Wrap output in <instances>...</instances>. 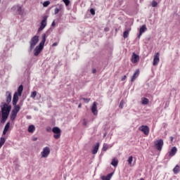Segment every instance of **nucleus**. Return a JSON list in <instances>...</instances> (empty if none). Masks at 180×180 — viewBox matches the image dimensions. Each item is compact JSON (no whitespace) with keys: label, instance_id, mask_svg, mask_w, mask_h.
<instances>
[{"label":"nucleus","instance_id":"b1692460","mask_svg":"<svg viewBox=\"0 0 180 180\" xmlns=\"http://www.w3.org/2000/svg\"><path fill=\"white\" fill-rule=\"evenodd\" d=\"M12 101V94L11 93H8V95L6 97V102L7 103H11Z\"/></svg>","mask_w":180,"mask_h":180},{"label":"nucleus","instance_id":"37998d69","mask_svg":"<svg viewBox=\"0 0 180 180\" xmlns=\"http://www.w3.org/2000/svg\"><path fill=\"white\" fill-rule=\"evenodd\" d=\"M6 133H8V131H6V129H4L3 135L5 136V134H6Z\"/></svg>","mask_w":180,"mask_h":180},{"label":"nucleus","instance_id":"5701e85b","mask_svg":"<svg viewBox=\"0 0 180 180\" xmlns=\"http://www.w3.org/2000/svg\"><path fill=\"white\" fill-rule=\"evenodd\" d=\"M174 174H179L180 172V167L179 165H176L175 167L173 169Z\"/></svg>","mask_w":180,"mask_h":180},{"label":"nucleus","instance_id":"c85d7f7f","mask_svg":"<svg viewBox=\"0 0 180 180\" xmlns=\"http://www.w3.org/2000/svg\"><path fill=\"white\" fill-rule=\"evenodd\" d=\"M9 127H11V122H7L4 127V130L8 131V130H9Z\"/></svg>","mask_w":180,"mask_h":180},{"label":"nucleus","instance_id":"8fccbe9b","mask_svg":"<svg viewBox=\"0 0 180 180\" xmlns=\"http://www.w3.org/2000/svg\"><path fill=\"white\" fill-rule=\"evenodd\" d=\"M81 106H82V105L81 103H79L78 105V108H81Z\"/></svg>","mask_w":180,"mask_h":180},{"label":"nucleus","instance_id":"1a4fd4ad","mask_svg":"<svg viewBox=\"0 0 180 180\" xmlns=\"http://www.w3.org/2000/svg\"><path fill=\"white\" fill-rule=\"evenodd\" d=\"M47 26V16H44L41 22V25L38 30L39 32H41Z\"/></svg>","mask_w":180,"mask_h":180},{"label":"nucleus","instance_id":"20e7f679","mask_svg":"<svg viewBox=\"0 0 180 180\" xmlns=\"http://www.w3.org/2000/svg\"><path fill=\"white\" fill-rule=\"evenodd\" d=\"M52 131L54 133L53 137L56 140H58L61 137V129L58 127H54L52 129Z\"/></svg>","mask_w":180,"mask_h":180},{"label":"nucleus","instance_id":"72a5a7b5","mask_svg":"<svg viewBox=\"0 0 180 180\" xmlns=\"http://www.w3.org/2000/svg\"><path fill=\"white\" fill-rule=\"evenodd\" d=\"M63 2H64L65 6H68V5L70 4V0H63Z\"/></svg>","mask_w":180,"mask_h":180},{"label":"nucleus","instance_id":"dca6fc26","mask_svg":"<svg viewBox=\"0 0 180 180\" xmlns=\"http://www.w3.org/2000/svg\"><path fill=\"white\" fill-rule=\"evenodd\" d=\"M13 106H14V108L11 112L17 113V114L19 113V112L20 110V105L15 104V105H13Z\"/></svg>","mask_w":180,"mask_h":180},{"label":"nucleus","instance_id":"49530a36","mask_svg":"<svg viewBox=\"0 0 180 180\" xmlns=\"http://www.w3.org/2000/svg\"><path fill=\"white\" fill-rule=\"evenodd\" d=\"M170 141L172 143L174 141V137L173 136H170Z\"/></svg>","mask_w":180,"mask_h":180},{"label":"nucleus","instance_id":"f704fd0d","mask_svg":"<svg viewBox=\"0 0 180 180\" xmlns=\"http://www.w3.org/2000/svg\"><path fill=\"white\" fill-rule=\"evenodd\" d=\"M60 11H61V8H55V11H54L55 15H57L58 12H60Z\"/></svg>","mask_w":180,"mask_h":180},{"label":"nucleus","instance_id":"a211bd4d","mask_svg":"<svg viewBox=\"0 0 180 180\" xmlns=\"http://www.w3.org/2000/svg\"><path fill=\"white\" fill-rule=\"evenodd\" d=\"M112 175H113V173H110V174H108L107 176H103L101 177V179L102 180H110V179L112 178Z\"/></svg>","mask_w":180,"mask_h":180},{"label":"nucleus","instance_id":"7c9ffc66","mask_svg":"<svg viewBox=\"0 0 180 180\" xmlns=\"http://www.w3.org/2000/svg\"><path fill=\"white\" fill-rule=\"evenodd\" d=\"M49 5H50V1H44L43 3V6L44 8H47V6H49Z\"/></svg>","mask_w":180,"mask_h":180},{"label":"nucleus","instance_id":"7ed1b4c3","mask_svg":"<svg viewBox=\"0 0 180 180\" xmlns=\"http://www.w3.org/2000/svg\"><path fill=\"white\" fill-rule=\"evenodd\" d=\"M39 43V36L35 35L34 36L31 40L30 41V50L32 51L36 45Z\"/></svg>","mask_w":180,"mask_h":180},{"label":"nucleus","instance_id":"c756f323","mask_svg":"<svg viewBox=\"0 0 180 180\" xmlns=\"http://www.w3.org/2000/svg\"><path fill=\"white\" fill-rule=\"evenodd\" d=\"M108 148H109V146H108V144L104 143L102 148L103 151H106Z\"/></svg>","mask_w":180,"mask_h":180},{"label":"nucleus","instance_id":"2f4dec72","mask_svg":"<svg viewBox=\"0 0 180 180\" xmlns=\"http://www.w3.org/2000/svg\"><path fill=\"white\" fill-rule=\"evenodd\" d=\"M158 6V3H157V1H152L153 8H157Z\"/></svg>","mask_w":180,"mask_h":180},{"label":"nucleus","instance_id":"2eb2a0df","mask_svg":"<svg viewBox=\"0 0 180 180\" xmlns=\"http://www.w3.org/2000/svg\"><path fill=\"white\" fill-rule=\"evenodd\" d=\"M178 151V149L176 147L174 146L171 150L169 152V157H174L175 154H176V152Z\"/></svg>","mask_w":180,"mask_h":180},{"label":"nucleus","instance_id":"a18cd8bd","mask_svg":"<svg viewBox=\"0 0 180 180\" xmlns=\"http://www.w3.org/2000/svg\"><path fill=\"white\" fill-rule=\"evenodd\" d=\"M92 72H93V74H96V69H93Z\"/></svg>","mask_w":180,"mask_h":180},{"label":"nucleus","instance_id":"423d86ee","mask_svg":"<svg viewBox=\"0 0 180 180\" xmlns=\"http://www.w3.org/2000/svg\"><path fill=\"white\" fill-rule=\"evenodd\" d=\"M11 109V105H8V104L4 103L3 108H1V113H6L7 115H9Z\"/></svg>","mask_w":180,"mask_h":180},{"label":"nucleus","instance_id":"c03bdc74","mask_svg":"<svg viewBox=\"0 0 180 180\" xmlns=\"http://www.w3.org/2000/svg\"><path fill=\"white\" fill-rule=\"evenodd\" d=\"M33 141H37V137H34L32 138Z\"/></svg>","mask_w":180,"mask_h":180},{"label":"nucleus","instance_id":"412c9836","mask_svg":"<svg viewBox=\"0 0 180 180\" xmlns=\"http://www.w3.org/2000/svg\"><path fill=\"white\" fill-rule=\"evenodd\" d=\"M130 30H131V29L129 28L124 32L123 33L124 39H127L129 37V34L130 33Z\"/></svg>","mask_w":180,"mask_h":180},{"label":"nucleus","instance_id":"ddd939ff","mask_svg":"<svg viewBox=\"0 0 180 180\" xmlns=\"http://www.w3.org/2000/svg\"><path fill=\"white\" fill-rule=\"evenodd\" d=\"M146 30H147V27L146 26V25H142L139 29V34L138 35V39H140L143 33H144Z\"/></svg>","mask_w":180,"mask_h":180},{"label":"nucleus","instance_id":"473e14b6","mask_svg":"<svg viewBox=\"0 0 180 180\" xmlns=\"http://www.w3.org/2000/svg\"><path fill=\"white\" fill-rule=\"evenodd\" d=\"M131 162H133V156H130L128 159V164H129V165H131Z\"/></svg>","mask_w":180,"mask_h":180},{"label":"nucleus","instance_id":"58836bf2","mask_svg":"<svg viewBox=\"0 0 180 180\" xmlns=\"http://www.w3.org/2000/svg\"><path fill=\"white\" fill-rule=\"evenodd\" d=\"M18 12H19L20 13V12H22V6L18 7Z\"/></svg>","mask_w":180,"mask_h":180},{"label":"nucleus","instance_id":"39448f33","mask_svg":"<svg viewBox=\"0 0 180 180\" xmlns=\"http://www.w3.org/2000/svg\"><path fill=\"white\" fill-rule=\"evenodd\" d=\"M139 131L143 132L145 136H148V134H150V127L147 125H141L139 127Z\"/></svg>","mask_w":180,"mask_h":180},{"label":"nucleus","instance_id":"4c0bfd02","mask_svg":"<svg viewBox=\"0 0 180 180\" xmlns=\"http://www.w3.org/2000/svg\"><path fill=\"white\" fill-rule=\"evenodd\" d=\"M124 103V102L123 101H121L120 103V108L121 109H123V104Z\"/></svg>","mask_w":180,"mask_h":180},{"label":"nucleus","instance_id":"9d476101","mask_svg":"<svg viewBox=\"0 0 180 180\" xmlns=\"http://www.w3.org/2000/svg\"><path fill=\"white\" fill-rule=\"evenodd\" d=\"M139 60H140V56H139V55L136 54V53H133L131 58V63L133 64H136V63H139Z\"/></svg>","mask_w":180,"mask_h":180},{"label":"nucleus","instance_id":"6ab92c4d","mask_svg":"<svg viewBox=\"0 0 180 180\" xmlns=\"http://www.w3.org/2000/svg\"><path fill=\"white\" fill-rule=\"evenodd\" d=\"M35 130H36V127H34V125L32 124L28 127L29 133H34Z\"/></svg>","mask_w":180,"mask_h":180},{"label":"nucleus","instance_id":"aec40b11","mask_svg":"<svg viewBox=\"0 0 180 180\" xmlns=\"http://www.w3.org/2000/svg\"><path fill=\"white\" fill-rule=\"evenodd\" d=\"M118 164H119V160H116V158H113L112 160L111 165H112V167H115L116 168Z\"/></svg>","mask_w":180,"mask_h":180},{"label":"nucleus","instance_id":"4be33fe9","mask_svg":"<svg viewBox=\"0 0 180 180\" xmlns=\"http://www.w3.org/2000/svg\"><path fill=\"white\" fill-rule=\"evenodd\" d=\"M16 116H18V114L16 112H13V111H11V114L10 115L11 120L13 122V120L16 119Z\"/></svg>","mask_w":180,"mask_h":180},{"label":"nucleus","instance_id":"cd10ccee","mask_svg":"<svg viewBox=\"0 0 180 180\" xmlns=\"http://www.w3.org/2000/svg\"><path fill=\"white\" fill-rule=\"evenodd\" d=\"M143 105H147L148 103V98H143L142 100Z\"/></svg>","mask_w":180,"mask_h":180},{"label":"nucleus","instance_id":"6e6552de","mask_svg":"<svg viewBox=\"0 0 180 180\" xmlns=\"http://www.w3.org/2000/svg\"><path fill=\"white\" fill-rule=\"evenodd\" d=\"M41 155L42 158H47L50 155V148L49 146L44 148Z\"/></svg>","mask_w":180,"mask_h":180},{"label":"nucleus","instance_id":"9b49d317","mask_svg":"<svg viewBox=\"0 0 180 180\" xmlns=\"http://www.w3.org/2000/svg\"><path fill=\"white\" fill-rule=\"evenodd\" d=\"M158 63H160V52L155 53L153 65H158Z\"/></svg>","mask_w":180,"mask_h":180},{"label":"nucleus","instance_id":"ea45409f","mask_svg":"<svg viewBox=\"0 0 180 180\" xmlns=\"http://www.w3.org/2000/svg\"><path fill=\"white\" fill-rule=\"evenodd\" d=\"M46 131H48L49 133H50V132L51 131V127H48L46 128Z\"/></svg>","mask_w":180,"mask_h":180},{"label":"nucleus","instance_id":"de8ad7c7","mask_svg":"<svg viewBox=\"0 0 180 180\" xmlns=\"http://www.w3.org/2000/svg\"><path fill=\"white\" fill-rule=\"evenodd\" d=\"M6 122V120H4V118H2L1 123H5Z\"/></svg>","mask_w":180,"mask_h":180},{"label":"nucleus","instance_id":"79ce46f5","mask_svg":"<svg viewBox=\"0 0 180 180\" xmlns=\"http://www.w3.org/2000/svg\"><path fill=\"white\" fill-rule=\"evenodd\" d=\"M126 78H127V76L124 75V76L122 77V78L121 79V81H124V80L126 79Z\"/></svg>","mask_w":180,"mask_h":180},{"label":"nucleus","instance_id":"0eeeda50","mask_svg":"<svg viewBox=\"0 0 180 180\" xmlns=\"http://www.w3.org/2000/svg\"><path fill=\"white\" fill-rule=\"evenodd\" d=\"M155 146L156 148L158 150V151H161L162 150V147L164 146V140L159 139L156 141H155Z\"/></svg>","mask_w":180,"mask_h":180},{"label":"nucleus","instance_id":"3c124183","mask_svg":"<svg viewBox=\"0 0 180 180\" xmlns=\"http://www.w3.org/2000/svg\"><path fill=\"white\" fill-rule=\"evenodd\" d=\"M140 180H144V179H141Z\"/></svg>","mask_w":180,"mask_h":180},{"label":"nucleus","instance_id":"bb28decb","mask_svg":"<svg viewBox=\"0 0 180 180\" xmlns=\"http://www.w3.org/2000/svg\"><path fill=\"white\" fill-rule=\"evenodd\" d=\"M37 95V91H32L30 96V98H32V99H34V98H36Z\"/></svg>","mask_w":180,"mask_h":180},{"label":"nucleus","instance_id":"e433bc0d","mask_svg":"<svg viewBox=\"0 0 180 180\" xmlns=\"http://www.w3.org/2000/svg\"><path fill=\"white\" fill-rule=\"evenodd\" d=\"M90 13L91 14V15H95V9H94V8H91L90 9Z\"/></svg>","mask_w":180,"mask_h":180},{"label":"nucleus","instance_id":"f3484780","mask_svg":"<svg viewBox=\"0 0 180 180\" xmlns=\"http://www.w3.org/2000/svg\"><path fill=\"white\" fill-rule=\"evenodd\" d=\"M98 150H99V143H96V146L93 148V150H91L92 154L94 155L96 154Z\"/></svg>","mask_w":180,"mask_h":180},{"label":"nucleus","instance_id":"f257e3e1","mask_svg":"<svg viewBox=\"0 0 180 180\" xmlns=\"http://www.w3.org/2000/svg\"><path fill=\"white\" fill-rule=\"evenodd\" d=\"M45 43H46V34H43L41 41L40 42L39 46H36V48L34 50V56H35V57H37V56H39L41 53V50H43Z\"/></svg>","mask_w":180,"mask_h":180},{"label":"nucleus","instance_id":"603ef678","mask_svg":"<svg viewBox=\"0 0 180 180\" xmlns=\"http://www.w3.org/2000/svg\"><path fill=\"white\" fill-rule=\"evenodd\" d=\"M84 124H86V123L84 122Z\"/></svg>","mask_w":180,"mask_h":180},{"label":"nucleus","instance_id":"4468645a","mask_svg":"<svg viewBox=\"0 0 180 180\" xmlns=\"http://www.w3.org/2000/svg\"><path fill=\"white\" fill-rule=\"evenodd\" d=\"M140 75V70L138 69L135 71L133 76L131 77V82H134L136 81V79Z\"/></svg>","mask_w":180,"mask_h":180},{"label":"nucleus","instance_id":"c9c22d12","mask_svg":"<svg viewBox=\"0 0 180 180\" xmlns=\"http://www.w3.org/2000/svg\"><path fill=\"white\" fill-rule=\"evenodd\" d=\"M83 101H84V102L86 103H89V101H91V98H83Z\"/></svg>","mask_w":180,"mask_h":180},{"label":"nucleus","instance_id":"09e8293b","mask_svg":"<svg viewBox=\"0 0 180 180\" xmlns=\"http://www.w3.org/2000/svg\"><path fill=\"white\" fill-rule=\"evenodd\" d=\"M56 25V22L53 21V22H52V26H55Z\"/></svg>","mask_w":180,"mask_h":180},{"label":"nucleus","instance_id":"a878e982","mask_svg":"<svg viewBox=\"0 0 180 180\" xmlns=\"http://www.w3.org/2000/svg\"><path fill=\"white\" fill-rule=\"evenodd\" d=\"M2 115V119H4V120H6V119H8V117L9 116V114L7 113H1Z\"/></svg>","mask_w":180,"mask_h":180},{"label":"nucleus","instance_id":"f03ea898","mask_svg":"<svg viewBox=\"0 0 180 180\" xmlns=\"http://www.w3.org/2000/svg\"><path fill=\"white\" fill-rule=\"evenodd\" d=\"M23 92V85L20 84L18 88V91H15L13 97V105H18L19 96H22Z\"/></svg>","mask_w":180,"mask_h":180},{"label":"nucleus","instance_id":"a19ab883","mask_svg":"<svg viewBox=\"0 0 180 180\" xmlns=\"http://www.w3.org/2000/svg\"><path fill=\"white\" fill-rule=\"evenodd\" d=\"M56 46H58V42H55L52 44V47H56Z\"/></svg>","mask_w":180,"mask_h":180},{"label":"nucleus","instance_id":"f8f14e48","mask_svg":"<svg viewBox=\"0 0 180 180\" xmlns=\"http://www.w3.org/2000/svg\"><path fill=\"white\" fill-rule=\"evenodd\" d=\"M91 112L94 115H98V103L94 102L91 107Z\"/></svg>","mask_w":180,"mask_h":180},{"label":"nucleus","instance_id":"393cba45","mask_svg":"<svg viewBox=\"0 0 180 180\" xmlns=\"http://www.w3.org/2000/svg\"><path fill=\"white\" fill-rule=\"evenodd\" d=\"M5 141H6V139L1 137L0 139V148H2V146H4V144H5Z\"/></svg>","mask_w":180,"mask_h":180}]
</instances>
